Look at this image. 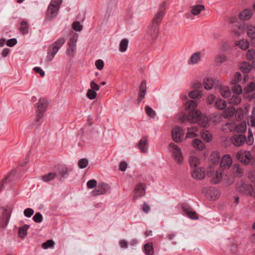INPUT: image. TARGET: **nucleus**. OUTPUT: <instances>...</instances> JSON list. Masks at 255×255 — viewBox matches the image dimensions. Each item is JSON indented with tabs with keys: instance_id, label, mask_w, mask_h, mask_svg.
<instances>
[{
	"instance_id": "obj_1",
	"label": "nucleus",
	"mask_w": 255,
	"mask_h": 255,
	"mask_svg": "<svg viewBox=\"0 0 255 255\" xmlns=\"http://www.w3.org/2000/svg\"><path fill=\"white\" fill-rule=\"evenodd\" d=\"M197 103L192 100L187 101L185 104V110L188 111L187 115L184 114L179 119L181 123L186 121L190 123H198L201 126L206 128L210 125L208 118L201 115L200 112L196 110Z\"/></svg>"
},
{
	"instance_id": "obj_2",
	"label": "nucleus",
	"mask_w": 255,
	"mask_h": 255,
	"mask_svg": "<svg viewBox=\"0 0 255 255\" xmlns=\"http://www.w3.org/2000/svg\"><path fill=\"white\" fill-rule=\"evenodd\" d=\"M165 3L163 2L159 7L158 12L155 14L151 24L148 31V34L152 40L158 36L160 23L165 13Z\"/></svg>"
},
{
	"instance_id": "obj_3",
	"label": "nucleus",
	"mask_w": 255,
	"mask_h": 255,
	"mask_svg": "<svg viewBox=\"0 0 255 255\" xmlns=\"http://www.w3.org/2000/svg\"><path fill=\"white\" fill-rule=\"evenodd\" d=\"M233 174L228 175L225 174V177L223 178L224 184L227 186L231 185L234 181V176H242L243 174V170L240 166L237 164H234L233 168Z\"/></svg>"
},
{
	"instance_id": "obj_4",
	"label": "nucleus",
	"mask_w": 255,
	"mask_h": 255,
	"mask_svg": "<svg viewBox=\"0 0 255 255\" xmlns=\"http://www.w3.org/2000/svg\"><path fill=\"white\" fill-rule=\"evenodd\" d=\"M224 172L219 168L215 170L213 166H210L207 169V175L210 177V181L214 184L218 183L223 178Z\"/></svg>"
},
{
	"instance_id": "obj_5",
	"label": "nucleus",
	"mask_w": 255,
	"mask_h": 255,
	"mask_svg": "<svg viewBox=\"0 0 255 255\" xmlns=\"http://www.w3.org/2000/svg\"><path fill=\"white\" fill-rule=\"evenodd\" d=\"M61 2V0H52L51 1L47 11V19L51 20L56 17Z\"/></svg>"
},
{
	"instance_id": "obj_6",
	"label": "nucleus",
	"mask_w": 255,
	"mask_h": 255,
	"mask_svg": "<svg viewBox=\"0 0 255 255\" xmlns=\"http://www.w3.org/2000/svg\"><path fill=\"white\" fill-rule=\"evenodd\" d=\"M48 106L47 100L44 98H41L35 105L37 113L35 121L39 122L43 116V114L46 111Z\"/></svg>"
},
{
	"instance_id": "obj_7",
	"label": "nucleus",
	"mask_w": 255,
	"mask_h": 255,
	"mask_svg": "<svg viewBox=\"0 0 255 255\" xmlns=\"http://www.w3.org/2000/svg\"><path fill=\"white\" fill-rule=\"evenodd\" d=\"M169 150L176 162L178 164H181L183 161V157L181 149L174 143H170L169 145Z\"/></svg>"
},
{
	"instance_id": "obj_8",
	"label": "nucleus",
	"mask_w": 255,
	"mask_h": 255,
	"mask_svg": "<svg viewBox=\"0 0 255 255\" xmlns=\"http://www.w3.org/2000/svg\"><path fill=\"white\" fill-rule=\"evenodd\" d=\"M254 186L251 184L241 182L236 188V190L243 194L254 197Z\"/></svg>"
},
{
	"instance_id": "obj_9",
	"label": "nucleus",
	"mask_w": 255,
	"mask_h": 255,
	"mask_svg": "<svg viewBox=\"0 0 255 255\" xmlns=\"http://www.w3.org/2000/svg\"><path fill=\"white\" fill-rule=\"evenodd\" d=\"M236 157L241 162L248 164L251 161L252 154L249 151L240 150L237 153Z\"/></svg>"
},
{
	"instance_id": "obj_10",
	"label": "nucleus",
	"mask_w": 255,
	"mask_h": 255,
	"mask_svg": "<svg viewBox=\"0 0 255 255\" xmlns=\"http://www.w3.org/2000/svg\"><path fill=\"white\" fill-rule=\"evenodd\" d=\"M233 163L232 157L229 154L224 155L221 159L220 163V169L222 171H225L231 167Z\"/></svg>"
},
{
	"instance_id": "obj_11",
	"label": "nucleus",
	"mask_w": 255,
	"mask_h": 255,
	"mask_svg": "<svg viewBox=\"0 0 255 255\" xmlns=\"http://www.w3.org/2000/svg\"><path fill=\"white\" fill-rule=\"evenodd\" d=\"M172 136L175 142L181 141L184 138V131L182 128L179 126L173 128L172 131Z\"/></svg>"
},
{
	"instance_id": "obj_12",
	"label": "nucleus",
	"mask_w": 255,
	"mask_h": 255,
	"mask_svg": "<svg viewBox=\"0 0 255 255\" xmlns=\"http://www.w3.org/2000/svg\"><path fill=\"white\" fill-rule=\"evenodd\" d=\"M215 88L219 91L222 96L224 98L229 97L231 94L229 88L222 85L220 81H218V83H215Z\"/></svg>"
},
{
	"instance_id": "obj_13",
	"label": "nucleus",
	"mask_w": 255,
	"mask_h": 255,
	"mask_svg": "<svg viewBox=\"0 0 255 255\" xmlns=\"http://www.w3.org/2000/svg\"><path fill=\"white\" fill-rule=\"evenodd\" d=\"M246 140V136L243 134H235L231 138L232 143L235 146H242Z\"/></svg>"
},
{
	"instance_id": "obj_14",
	"label": "nucleus",
	"mask_w": 255,
	"mask_h": 255,
	"mask_svg": "<svg viewBox=\"0 0 255 255\" xmlns=\"http://www.w3.org/2000/svg\"><path fill=\"white\" fill-rule=\"evenodd\" d=\"M203 192L205 194L206 197L210 199L215 200L218 198L219 195V191L214 187L205 188Z\"/></svg>"
},
{
	"instance_id": "obj_15",
	"label": "nucleus",
	"mask_w": 255,
	"mask_h": 255,
	"mask_svg": "<svg viewBox=\"0 0 255 255\" xmlns=\"http://www.w3.org/2000/svg\"><path fill=\"white\" fill-rule=\"evenodd\" d=\"M109 185L105 183H101L96 187L95 190L93 191L94 195H98L106 194L110 190Z\"/></svg>"
},
{
	"instance_id": "obj_16",
	"label": "nucleus",
	"mask_w": 255,
	"mask_h": 255,
	"mask_svg": "<svg viewBox=\"0 0 255 255\" xmlns=\"http://www.w3.org/2000/svg\"><path fill=\"white\" fill-rule=\"evenodd\" d=\"M182 209L184 214H186L189 218L192 219H198V216L196 212L189 205L186 204H183L182 205Z\"/></svg>"
},
{
	"instance_id": "obj_17",
	"label": "nucleus",
	"mask_w": 255,
	"mask_h": 255,
	"mask_svg": "<svg viewBox=\"0 0 255 255\" xmlns=\"http://www.w3.org/2000/svg\"><path fill=\"white\" fill-rule=\"evenodd\" d=\"M202 58V53L200 51L193 53L188 61L189 64L195 65L198 64Z\"/></svg>"
},
{
	"instance_id": "obj_18",
	"label": "nucleus",
	"mask_w": 255,
	"mask_h": 255,
	"mask_svg": "<svg viewBox=\"0 0 255 255\" xmlns=\"http://www.w3.org/2000/svg\"><path fill=\"white\" fill-rule=\"evenodd\" d=\"M192 177L196 179H202L205 176V170L203 168H197L192 171Z\"/></svg>"
},
{
	"instance_id": "obj_19",
	"label": "nucleus",
	"mask_w": 255,
	"mask_h": 255,
	"mask_svg": "<svg viewBox=\"0 0 255 255\" xmlns=\"http://www.w3.org/2000/svg\"><path fill=\"white\" fill-rule=\"evenodd\" d=\"M187 132L185 138H193L198 135V128L197 126H191L187 128Z\"/></svg>"
},
{
	"instance_id": "obj_20",
	"label": "nucleus",
	"mask_w": 255,
	"mask_h": 255,
	"mask_svg": "<svg viewBox=\"0 0 255 255\" xmlns=\"http://www.w3.org/2000/svg\"><path fill=\"white\" fill-rule=\"evenodd\" d=\"M253 15L251 9H245L242 11L239 14V18L242 20H248L250 19Z\"/></svg>"
},
{
	"instance_id": "obj_21",
	"label": "nucleus",
	"mask_w": 255,
	"mask_h": 255,
	"mask_svg": "<svg viewBox=\"0 0 255 255\" xmlns=\"http://www.w3.org/2000/svg\"><path fill=\"white\" fill-rule=\"evenodd\" d=\"M9 219V215L6 210L3 212L2 216L0 218V226L1 228H4L6 226Z\"/></svg>"
},
{
	"instance_id": "obj_22",
	"label": "nucleus",
	"mask_w": 255,
	"mask_h": 255,
	"mask_svg": "<svg viewBox=\"0 0 255 255\" xmlns=\"http://www.w3.org/2000/svg\"><path fill=\"white\" fill-rule=\"evenodd\" d=\"M218 81H213L212 78L210 77L206 78L203 81L204 88L207 90L211 89L213 87H215V83H218Z\"/></svg>"
},
{
	"instance_id": "obj_23",
	"label": "nucleus",
	"mask_w": 255,
	"mask_h": 255,
	"mask_svg": "<svg viewBox=\"0 0 255 255\" xmlns=\"http://www.w3.org/2000/svg\"><path fill=\"white\" fill-rule=\"evenodd\" d=\"M143 190V186L142 183H139L137 185L135 188L133 199L134 200L137 199L139 197H141L142 196V192Z\"/></svg>"
},
{
	"instance_id": "obj_24",
	"label": "nucleus",
	"mask_w": 255,
	"mask_h": 255,
	"mask_svg": "<svg viewBox=\"0 0 255 255\" xmlns=\"http://www.w3.org/2000/svg\"><path fill=\"white\" fill-rule=\"evenodd\" d=\"M58 50L59 49L57 47L52 44L49 49L46 60L48 61H51L57 53Z\"/></svg>"
},
{
	"instance_id": "obj_25",
	"label": "nucleus",
	"mask_w": 255,
	"mask_h": 255,
	"mask_svg": "<svg viewBox=\"0 0 255 255\" xmlns=\"http://www.w3.org/2000/svg\"><path fill=\"white\" fill-rule=\"evenodd\" d=\"M205 9V7L203 5H197L192 6L190 7L191 13L194 15L199 14L201 11Z\"/></svg>"
},
{
	"instance_id": "obj_26",
	"label": "nucleus",
	"mask_w": 255,
	"mask_h": 255,
	"mask_svg": "<svg viewBox=\"0 0 255 255\" xmlns=\"http://www.w3.org/2000/svg\"><path fill=\"white\" fill-rule=\"evenodd\" d=\"M247 34L250 38L255 39V25H247Z\"/></svg>"
},
{
	"instance_id": "obj_27",
	"label": "nucleus",
	"mask_w": 255,
	"mask_h": 255,
	"mask_svg": "<svg viewBox=\"0 0 255 255\" xmlns=\"http://www.w3.org/2000/svg\"><path fill=\"white\" fill-rule=\"evenodd\" d=\"M78 37V34L74 32H71L70 34V38L68 42V45H75Z\"/></svg>"
},
{
	"instance_id": "obj_28",
	"label": "nucleus",
	"mask_w": 255,
	"mask_h": 255,
	"mask_svg": "<svg viewBox=\"0 0 255 255\" xmlns=\"http://www.w3.org/2000/svg\"><path fill=\"white\" fill-rule=\"evenodd\" d=\"M240 68L243 72L248 73L251 70L252 66L248 62H243L241 63Z\"/></svg>"
},
{
	"instance_id": "obj_29",
	"label": "nucleus",
	"mask_w": 255,
	"mask_h": 255,
	"mask_svg": "<svg viewBox=\"0 0 255 255\" xmlns=\"http://www.w3.org/2000/svg\"><path fill=\"white\" fill-rule=\"evenodd\" d=\"M192 146L198 149V150H202L204 148V144L203 143V142L199 139H194L192 141Z\"/></svg>"
},
{
	"instance_id": "obj_30",
	"label": "nucleus",
	"mask_w": 255,
	"mask_h": 255,
	"mask_svg": "<svg viewBox=\"0 0 255 255\" xmlns=\"http://www.w3.org/2000/svg\"><path fill=\"white\" fill-rule=\"evenodd\" d=\"M144 253L146 255H153L154 250L152 243H148L144 245Z\"/></svg>"
},
{
	"instance_id": "obj_31",
	"label": "nucleus",
	"mask_w": 255,
	"mask_h": 255,
	"mask_svg": "<svg viewBox=\"0 0 255 255\" xmlns=\"http://www.w3.org/2000/svg\"><path fill=\"white\" fill-rule=\"evenodd\" d=\"M215 105L217 109L222 110L226 108L227 103L225 101L219 99L216 101Z\"/></svg>"
},
{
	"instance_id": "obj_32",
	"label": "nucleus",
	"mask_w": 255,
	"mask_h": 255,
	"mask_svg": "<svg viewBox=\"0 0 255 255\" xmlns=\"http://www.w3.org/2000/svg\"><path fill=\"white\" fill-rule=\"evenodd\" d=\"M235 109L233 106H229L224 112L223 116L226 118L232 117L235 113Z\"/></svg>"
},
{
	"instance_id": "obj_33",
	"label": "nucleus",
	"mask_w": 255,
	"mask_h": 255,
	"mask_svg": "<svg viewBox=\"0 0 255 255\" xmlns=\"http://www.w3.org/2000/svg\"><path fill=\"white\" fill-rule=\"evenodd\" d=\"M247 128V126L245 123H241L238 125H235V128H234L235 131H236L238 133H241L242 134L243 132H245Z\"/></svg>"
},
{
	"instance_id": "obj_34",
	"label": "nucleus",
	"mask_w": 255,
	"mask_h": 255,
	"mask_svg": "<svg viewBox=\"0 0 255 255\" xmlns=\"http://www.w3.org/2000/svg\"><path fill=\"white\" fill-rule=\"evenodd\" d=\"M189 162L192 168L197 167L200 163L199 159L194 155L189 157Z\"/></svg>"
},
{
	"instance_id": "obj_35",
	"label": "nucleus",
	"mask_w": 255,
	"mask_h": 255,
	"mask_svg": "<svg viewBox=\"0 0 255 255\" xmlns=\"http://www.w3.org/2000/svg\"><path fill=\"white\" fill-rule=\"evenodd\" d=\"M188 96L192 99H199L202 96V93L199 90H193L189 93Z\"/></svg>"
},
{
	"instance_id": "obj_36",
	"label": "nucleus",
	"mask_w": 255,
	"mask_h": 255,
	"mask_svg": "<svg viewBox=\"0 0 255 255\" xmlns=\"http://www.w3.org/2000/svg\"><path fill=\"white\" fill-rule=\"evenodd\" d=\"M228 101L229 104L233 105H237L241 102V98L239 95L233 94L232 98L229 99Z\"/></svg>"
},
{
	"instance_id": "obj_37",
	"label": "nucleus",
	"mask_w": 255,
	"mask_h": 255,
	"mask_svg": "<svg viewBox=\"0 0 255 255\" xmlns=\"http://www.w3.org/2000/svg\"><path fill=\"white\" fill-rule=\"evenodd\" d=\"M235 128V124L234 123H228L223 125L222 130L226 132H228L234 130Z\"/></svg>"
},
{
	"instance_id": "obj_38",
	"label": "nucleus",
	"mask_w": 255,
	"mask_h": 255,
	"mask_svg": "<svg viewBox=\"0 0 255 255\" xmlns=\"http://www.w3.org/2000/svg\"><path fill=\"white\" fill-rule=\"evenodd\" d=\"M19 31L23 34H26L28 33V24L27 22L25 21H22L21 22Z\"/></svg>"
},
{
	"instance_id": "obj_39",
	"label": "nucleus",
	"mask_w": 255,
	"mask_h": 255,
	"mask_svg": "<svg viewBox=\"0 0 255 255\" xmlns=\"http://www.w3.org/2000/svg\"><path fill=\"white\" fill-rule=\"evenodd\" d=\"M201 136L202 138L207 142L211 141L212 137L211 133L208 130L205 129L202 130L201 132Z\"/></svg>"
},
{
	"instance_id": "obj_40",
	"label": "nucleus",
	"mask_w": 255,
	"mask_h": 255,
	"mask_svg": "<svg viewBox=\"0 0 255 255\" xmlns=\"http://www.w3.org/2000/svg\"><path fill=\"white\" fill-rule=\"evenodd\" d=\"M56 176L55 173L49 172L47 174L44 175L42 176V179L44 182H49L53 180Z\"/></svg>"
},
{
	"instance_id": "obj_41",
	"label": "nucleus",
	"mask_w": 255,
	"mask_h": 255,
	"mask_svg": "<svg viewBox=\"0 0 255 255\" xmlns=\"http://www.w3.org/2000/svg\"><path fill=\"white\" fill-rule=\"evenodd\" d=\"M128 44V41L127 39H122L120 43L119 50L121 52H125L127 49Z\"/></svg>"
},
{
	"instance_id": "obj_42",
	"label": "nucleus",
	"mask_w": 255,
	"mask_h": 255,
	"mask_svg": "<svg viewBox=\"0 0 255 255\" xmlns=\"http://www.w3.org/2000/svg\"><path fill=\"white\" fill-rule=\"evenodd\" d=\"M29 226L25 225L19 228L18 231V236L20 238H23L27 235V230Z\"/></svg>"
},
{
	"instance_id": "obj_43",
	"label": "nucleus",
	"mask_w": 255,
	"mask_h": 255,
	"mask_svg": "<svg viewBox=\"0 0 255 255\" xmlns=\"http://www.w3.org/2000/svg\"><path fill=\"white\" fill-rule=\"evenodd\" d=\"M236 45L243 50H246L249 47V42L247 40H242L236 42Z\"/></svg>"
},
{
	"instance_id": "obj_44",
	"label": "nucleus",
	"mask_w": 255,
	"mask_h": 255,
	"mask_svg": "<svg viewBox=\"0 0 255 255\" xmlns=\"http://www.w3.org/2000/svg\"><path fill=\"white\" fill-rule=\"evenodd\" d=\"M248 124L249 126L255 128V109L252 111V115L249 117Z\"/></svg>"
},
{
	"instance_id": "obj_45",
	"label": "nucleus",
	"mask_w": 255,
	"mask_h": 255,
	"mask_svg": "<svg viewBox=\"0 0 255 255\" xmlns=\"http://www.w3.org/2000/svg\"><path fill=\"white\" fill-rule=\"evenodd\" d=\"M76 51V46L75 45H68V48L67 50V54L70 57H73Z\"/></svg>"
},
{
	"instance_id": "obj_46",
	"label": "nucleus",
	"mask_w": 255,
	"mask_h": 255,
	"mask_svg": "<svg viewBox=\"0 0 255 255\" xmlns=\"http://www.w3.org/2000/svg\"><path fill=\"white\" fill-rule=\"evenodd\" d=\"M255 89V83L254 82H251L245 87L244 90L246 93H250L252 92Z\"/></svg>"
},
{
	"instance_id": "obj_47",
	"label": "nucleus",
	"mask_w": 255,
	"mask_h": 255,
	"mask_svg": "<svg viewBox=\"0 0 255 255\" xmlns=\"http://www.w3.org/2000/svg\"><path fill=\"white\" fill-rule=\"evenodd\" d=\"M89 161L87 158H82L78 161V164L80 168L83 169L87 166Z\"/></svg>"
},
{
	"instance_id": "obj_48",
	"label": "nucleus",
	"mask_w": 255,
	"mask_h": 255,
	"mask_svg": "<svg viewBox=\"0 0 255 255\" xmlns=\"http://www.w3.org/2000/svg\"><path fill=\"white\" fill-rule=\"evenodd\" d=\"M246 141L248 145H252L254 141V137L250 129H249L248 130V139H246Z\"/></svg>"
},
{
	"instance_id": "obj_49",
	"label": "nucleus",
	"mask_w": 255,
	"mask_h": 255,
	"mask_svg": "<svg viewBox=\"0 0 255 255\" xmlns=\"http://www.w3.org/2000/svg\"><path fill=\"white\" fill-rule=\"evenodd\" d=\"M242 79V75L239 72H237L234 75V78L231 81V84L236 85Z\"/></svg>"
},
{
	"instance_id": "obj_50",
	"label": "nucleus",
	"mask_w": 255,
	"mask_h": 255,
	"mask_svg": "<svg viewBox=\"0 0 255 255\" xmlns=\"http://www.w3.org/2000/svg\"><path fill=\"white\" fill-rule=\"evenodd\" d=\"M65 42V39L61 37L60 39L57 40L53 45L59 49L63 44Z\"/></svg>"
},
{
	"instance_id": "obj_51",
	"label": "nucleus",
	"mask_w": 255,
	"mask_h": 255,
	"mask_svg": "<svg viewBox=\"0 0 255 255\" xmlns=\"http://www.w3.org/2000/svg\"><path fill=\"white\" fill-rule=\"evenodd\" d=\"M145 112L146 114L151 118H154L156 116L155 111L148 106L146 107Z\"/></svg>"
},
{
	"instance_id": "obj_52",
	"label": "nucleus",
	"mask_w": 255,
	"mask_h": 255,
	"mask_svg": "<svg viewBox=\"0 0 255 255\" xmlns=\"http://www.w3.org/2000/svg\"><path fill=\"white\" fill-rule=\"evenodd\" d=\"M54 245V242L51 240H49L42 244V247L43 249H46L48 248H52Z\"/></svg>"
},
{
	"instance_id": "obj_53",
	"label": "nucleus",
	"mask_w": 255,
	"mask_h": 255,
	"mask_svg": "<svg viewBox=\"0 0 255 255\" xmlns=\"http://www.w3.org/2000/svg\"><path fill=\"white\" fill-rule=\"evenodd\" d=\"M226 56L224 54H218L216 57V62L218 63H222L226 60Z\"/></svg>"
},
{
	"instance_id": "obj_54",
	"label": "nucleus",
	"mask_w": 255,
	"mask_h": 255,
	"mask_svg": "<svg viewBox=\"0 0 255 255\" xmlns=\"http://www.w3.org/2000/svg\"><path fill=\"white\" fill-rule=\"evenodd\" d=\"M143 84V81H141L140 86V92L139 94L137 100V104H139L143 98V89L142 88V85Z\"/></svg>"
},
{
	"instance_id": "obj_55",
	"label": "nucleus",
	"mask_w": 255,
	"mask_h": 255,
	"mask_svg": "<svg viewBox=\"0 0 255 255\" xmlns=\"http://www.w3.org/2000/svg\"><path fill=\"white\" fill-rule=\"evenodd\" d=\"M97 95L96 92L91 89H89L87 93V97L91 100L96 98Z\"/></svg>"
},
{
	"instance_id": "obj_56",
	"label": "nucleus",
	"mask_w": 255,
	"mask_h": 255,
	"mask_svg": "<svg viewBox=\"0 0 255 255\" xmlns=\"http://www.w3.org/2000/svg\"><path fill=\"white\" fill-rule=\"evenodd\" d=\"M246 112L242 108L238 109L236 111V116L237 117V119L239 120H242Z\"/></svg>"
},
{
	"instance_id": "obj_57",
	"label": "nucleus",
	"mask_w": 255,
	"mask_h": 255,
	"mask_svg": "<svg viewBox=\"0 0 255 255\" xmlns=\"http://www.w3.org/2000/svg\"><path fill=\"white\" fill-rule=\"evenodd\" d=\"M33 219L36 223H41L43 220V217L42 215L39 213H36L33 217Z\"/></svg>"
},
{
	"instance_id": "obj_58",
	"label": "nucleus",
	"mask_w": 255,
	"mask_h": 255,
	"mask_svg": "<svg viewBox=\"0 0 255 255\" xmlns=\"http://www.w3.org/2000/svg\"><path fill=\"white\" fill-rule=\"evenodd\" d=\"M72 28L75 31H80L82 30V29L83 28V26L81 24H80L79 22L75 21L72 24Z\"/></svg>"
},
{
	"instance_id": "obj_59",
	"label": "nucleus",
	"mask_w": 255,
	"mask_h": 255,
	"mask_svg": "<svg viewBox=\"0 0 255 255\" xmlns=\"http://www.w3.org/2000/svg\"><path fill=\"white\" fill-rule=\"evenodd\" d=\"M247 58L249 60H253L255 58V51L253 49L249 50L246 55Z\"/></svg>"
},
{
	"instance_id": "obj_60",
	"label": "nucleus",
	"mask_w": 255,
	"mask_h": 255,
	"mask_svg": "<svg viewBox=\"0 0 255 255\" xmlns=\"http://www.w3.org/2000/svg\"><path fill=\"white\" fill-rule=\"evenodd\" d=\"M95 65L98 69L101 70L103 69L104 62L102 60L98 59L96 61Z\"/></svg>"
},
{
	"instance_id": "obj_61",
	"label": "nucleus",
	"mask_w": 255,
	"mask_h": 255,
	"mask_svg": "<svg viewBox=\"0 0 255 255\" xmlns=\"http://www.w3.org/2000/svg\"><path fill=\"white\" fill-rule=\"evenodd\" d=\"M232 90L233 91L234 94H236V95H239V94L241 93L242 91L241 87L239 85H236L234 86L233 87Z\"/></svg>"
},
{
	"instance_id": "obj_62",
	"label": "nucleus",
	"mask_w": 255,
	"mask_h": 255,
	"mask_svg": "<svg viewBox=\"0 0 255 255\" xmlns=\"http://www.w3.org/2000/svg\"><path fill=\"white\" fill-rule=\"evenodd\" d=\"M97 181L95 179H91L89 180L87 183V185L89 188H93L97 186Z\"/></svg>"
},
{
	"instance_id": "obj_63",
	"label": "nucleus",
	"mask_w": 255,
	"mask_h": 255,
	"mask_svg": "<svg viewBox=\"0 0 255 255\" xmlns=\"http://www.w3.org/2000/svg\"><path fill=\"white\" fill-rule=\"evenodd\" d=\"M24 215L27 217H30L34 213V210L31 208H27L24 211Z\"/></svg>"
},
{
	"instance_id": "obj_64",
	"label": "nucleus",
	"mask_w": 255,
	"mask_h": 255,
	"mask_svg": "<svg viewBox=\"0 0 255 255\" xmlns=\"http://www.w3.org/2000/svg\"><path fill=\"white\" fill-rule=\"evenodd\" d=\"M58 171L62 177H64L67 174V169L65 167L61 166L59 168Z\"/></svg>"
}]
</instances>
